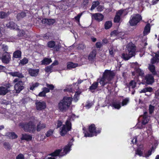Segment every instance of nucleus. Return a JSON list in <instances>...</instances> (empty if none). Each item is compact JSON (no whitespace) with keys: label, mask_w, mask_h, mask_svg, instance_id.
Listing matches in <instances>:
<instances>
[{"label":"nucleus","mask_w":159,"mask_h":159,"mask_svg":"<svg viewBox=\"0 0 159 159\" xmlns=\"http://www.w3.org/2000/svg\"><path fill=\"white\" fill-rule=\"evenodd\" d=\"M72 142H70L63 148V149H58L56 150L53 152L51 153V157H48L47 159H56L54 157L59 156L63 157L66 155L71 150L70 148L72 145Z\"/></svg>","instance_id":"1"},{"label":"nucleus","mask_w":159,"mask_h":159,"mask_svg":"<svg viewBox=\"0 0 159 159\" xmlns=\"http://www.w3.org/2000/svg\"><path fill=\"white\" fill-rule=\"evenodd\" d=\"M72 98L65 97L61 100L58 105L59 110L61 111H65L69 108L72 102Z\"/></svg>","instance_id":"2"},{"label":"nucleus","mask_w":159,"mask_h":159,"mask_svg":"<svg viewBox=\"0 0 159 159\" xmlns=\"http://www.w3.org/2000/svg\"><path fill=\"white\" fill-rule=\"evenodd\" d=\"M75 117L74 114H72L69 116V118L67 119L65 123V125H63L60 128V134L62 136L65 135L67 132L70 131L71 129V124L70 122L71 119Z\"/></svg>","instance_id":"3"},{"label":"nucleus","mask_w":159,"mask_h":159,"mask_svg":"<svg viewBox=\"0 0 159 159\" xmlns=\"http://www.w3.org/2000/svg\"><path fill=\"white\" fill-rule=\"evenodd\" d=\"M128 52L126 53L122 54V57L125 60H127L134 56L135 48V45L132 43L129 44L128 46Z\"/></svg>","instance_id":"4"},{"label":"nucleus","mask_w":159,"mask_h":159,"mask_svg":"<svg viewBox=\"0 0 159 159\" xmlns=\"http://www.w3.org/2000/svg\"><path fill=\"white\" fill-rule=\"evenodd\" d=\"M114 74L108 70H106L104 73L103 77L99 81L100 84L103 86L108 83L113 78Z\"/></svg>","instance_id":"5"},{"label":"nucleus","mask_w":159,"mask_h":159,"mask_svg":"<svg viewBox=\"0 0 159 159\" xmlns=\"http://www.w3.org/2000/svg\"><path fill=\"white\" fill-rule=\"evenodd\" d=\"M101 132L100 130H98L96 129L95 125L94 124L91 125L89 127V132H84V136L86 137H91L96 136Z\"/></svg>","instance_id":"6"},{"label":"nucleus","mask_w":159,"mask_h":159,"mask_svg":"<svg viewBox=\"0 0 159 159\" xmlns=\"http://www.w3.org/2000/svg\"><path fill=\"white\" fill-rule=\"evenodd\" d=\"M15 84L14 90L16 93H19L24 88V83L21 80L18 78L15 79L13 81Z\"/></svg>","instance_id":"7"},{"label":"nucleus","mask_w":159,"mask_h":159,"mask_svg":"<svg viewBox=\"0 0 159 159\" xmlns=\"http://www.w3.org/2000/svg\"><path fill=\"white\" fill-rule=\"evenodd\" d=\"M141 19L142 17L139 14L134 15L131 16L129 22L131 26H135L137 25Z\"/></svg>","instance_id":"8"},{"label":"nucleus","mask_w":159,"mask_h":159,"mask_svg":"<svg viewBox=\"0 0 159 159\" xmlns=\"http://www.w3.org/2000/svg\"><path fill=\"white\" fill-rule=\"evenodd\" d=\"M23 128L25 131L33 132L35 129V125L34 123L30 122L28 124H25L23 126Z\"/></svg>","instance_id":"9"},{"label":"nucleus","mask_w":159,"mask_h":159,"mask_svg":"<svg viewBox=\"0 0 159 159\" xmlns=\"http://www.w3.org/2000/svg\"><path fill=\"white\" fill-rule=\"evenodd\" d=\"M2 62L5 63H8L11 59V56L7 52H5L0 57Z\"/></svg>","instance_id":"10"},{"label":"nucleus","mask_w":159,"mask_h":159,"mask_svg":"<svg viewBox=\"0 0 159 159\" xmlns=\"http://www.w3.org/2000/svg\"><path fill=\"white\" fill-rule=\"evenodd\" d=\"M150 117L148 116V113L146 112H144L143 115L141 116L139 118V120L142 121L143 125H145L147 124L149 120Z\"/></svg>","instance_id":"11"},{"label":"nucleus","mask_w":159,"mask_h":159,"mask_svg":"<svg viewBox=\"0 0 159 159\" xmlns=\"http://www.w3.org/2000/svg\"><path fill=\"white\" fill-rule=\"evenodd\" d=\"M134 64L136 66V67L135 69V72H133L132 73L133 75H139L142 76L144 74L143 71L138 68L139 66L137 63H135Z\"/></svg>","instance_id":"12"},{"label":"nucleus","mask_w":159,"mask_h":159,"mask_svg":"<svg viewBox=\"0 0 159 159\" xmlns=\"http://www.w3.org/2000/svg\"><path fill=\"white\" fill-rule=\"evenodd\" d=\"M36 108L37 110H41L44 109L46 107V103L43 101L37 102H36Z\"/></svg>","instance_id":"13"},{"label":"nucleus","mask_w":159,"mask_h":159,"mask_svg":"<svg viewBox=\"0 0 159 159\" xmlns=\"http://www.w3.org/2000/svg\"><path fill=\"white\" fill-rule=\"evenodd\" d=\"M92 17L93 18L96 20L100 21L103 20L104 16L101 13H97L93 14Z\"/></svg>","instance_id":"14"},{"label":"nucleus","mask_w":159,"mask_h":159,"mask_svg":"<svg viewBox=\"0 0 159 159\" xmlns=\"http://www.w3.org/2000/svg\"><path fill=\"white\" fill-rule=\"evenodd\" d=\"M146 83L148 84H151L154 82V78L151 75L148 74L145 77Z\"/></svg>","instance_id":"15"},{"label":"nucleus","mask_w":159,"mask_h":159,"mask_svg":"<svg viewBox=\"0 0 159 159\" xmlns=\"http://www.w3.org/2000/svg\"><path fill=\"white\" fill-rule=\"evenodd\" d=\"M28 72L30 75L32 76H36L39 72V69H29L28 70Z\"/></svg>","instance_id":"16"},{"label":"nucleus","mask_w":159,"mask_h":159,"mask_svg":"<svg viewBox=\"0 0 159 159\" xmlns=\"http://www.w3.org/2000/svg\"><path fill=\"white\" fill-rule=\"evenodd\" d=\"M123 12V10H120L117 13L114 19V22L116 23H119L120 20V16Z\"/></svg>","instance_id":"17"},{"label":"nucleus","mask_w":159,"mask_h":159,"mask_svg":"<svg viewBox=\"0 0 159 159\" xmlns=\"http://www.w3.org/2000/svg\"><path fill=\"white\" fill-rule=\"evenodd\" d=\"M9 88V86L5 87L4 86L0 87V95H4L6 94L8 92V89Z\"/></svg>","instance_id":"18"},{"label":"nucleus","mask_w":159,"mask_h":159,"mask_svg":"<svg viewBox=\"0 0 159 159\" xmlns=\"http://www.w3.org/2000/svg\"><path fill=\"white\" fill-rule=\"evenodd\" d=\"M111 106L115 109H119L121 107L120 102L118 101L113 102Z\"/></svg>","instance_id":"19"},{"label":"nucleus","mask_w":159,"mask_h":159,"mask_svg":"<svg viewBox=\"0 0 159 159\" xmlns=\"http://www.w3.org/2000/svg\"><path fill=\"white\" fill-rule=\"evenodd\" d=\"M55 22V20L53 19H43L42 20V22L43 23H46L49 25L53 24Z\"/></svg>","instance_id":"20"},{"label":"nucleus","mask_w":159,"mask_h":159,"mask_svg":"<svg viewBox=\"0 0 159 159\" xmlns=\"http://www.w3.org/2000/svg\"><path fill=\"white\" fill-rule=\"evenodd\" d=\"M6 26L7 28L11 29H17V25L12 21H10L6 24Z\"/></svg>","instance_id":"21"},{"label":"nucleus","mask_w":159,"mask_h":159,"mask_svg":"<svg viewBox=\"0 0 159 159\" xmlns=\"http://www.w3.org/2000/svg\"><path fill=\"white\" fill-rule=\"evenodd\" d=\"M159 61V51L155 53V57L151 60V62L152 64Z\"/></svg>","instance_id":"22"},{"label":"nucleus","mask_w":159,"mask_h":159,"mask_svg":"<svg viewBox=\"0 0 159 159\" xmlns=\"http://www.w3.org/2000/svg\"><path fill=\"white\" fill-rule=\"evenodd\" d=\"M46 127V125L45 124L39 122L37 126V130L38 131H39L42 129H43Z\"/></svg>","instance_id":"23"},{"label":"nucleus","mask_w":159,"mask_h":159,"mask_svg":"<svg viewBox=\"0 0 159 159\" xmlns=\"http://www.w3.org/2000/svg\"><path fill=\"white\" fill-rule=\"evenodd\" d=\"M7 136L10 139H13L17 138V135L13 132H8L6 134Z\"/></svg>","instance_id":"24"},{"label":"nucleus","mask_w":159,"mask_h":159,"mask_svg":"<svg viewBox=\"0 0 159 159\" xmlns=\"http://www.w3.org/2000/svg\"><path fill=\"white\" fill-rule=\"evenodd\" d=\"M124 34V32H118V31L115 30L112 32L111 33V36L117 35L121 38H123V36Z\"/></svg>","instance_id":"25"},{"label":"nucleus","mask_w":159,"mask_h":159,"mask_svg":"<svg viewBox=\"0 0 159 159\" xmlns=\"http://www.w3.org/2000/svg\"><path fill=\"white\" fill-rule=\"evenodd\" d=\"M9 74L13 76L21 78H22L24 77V76L22 74L17 72H10L9 73Z\"/></svg>","instance_id":"26"},{"label":"nucleus","mask_w":159,"mask_h":159,"mask_svg":"<svg viewBox=\"0 0 159 159\" xmlns=\"http://www.w3.org/2000/svg\"><path fill=\"white\" fill-rule=\"evenodd\" d=\"M150 27L149 24H148L145 26L143 31V34L145 35L148 34L150 31Z\"/></svg>","instance_id":"27"},{"label":"nucleus","mask_w":159,"mask_h":159,"mask_svg":"<svg viewBox=\"0 0 159 159\" xmlns=\"http://www.w3.org/2000/svg\"><path fill=\"white\" fill-rule=\"evenodd\" d=\"M112 25V22L111 21H106L104 24V28L106 30H108L111 28Z\"/></svg>","instance_id":"28"},{"label":"nucleus","mask_w":159,"mask_h":159,"mask_svg":"<svg viewBox=\"0 0 159 159\" xmlns=\"http://www.w3.org/2000/svg\"><path fill=\"white\" fill-rule=\"evenodd\" d=\"M52 61L50 58H45L41 61L42 65H48Z\"/></svg>","instance_id":"29"},{"label":"nucleus","mask_w":159,"mask_h":159,"mask_svg":"<svg viewBox=\"0 0 159 159\" xmlns=\"http://www.w3.org/2000/svg\"><path fill=\"white\" fill-rule=\"evenodd\" d=\"M21 52L19 50H17L14 52L13 57L15 58H19L21 56Z\"/></svg>","instance_id":"30"},{"label":"nucleus","mask_w":159,"mask_h":159,"mask_svg":"<svg viewBox=\"0 0 159 159\" xmlns=\"http://www.w3.org/2000/svg\"><path fill=\"white\" fill-rule=\"evenodd\" d=\"M96 55V52L95 51H93L89 54L88 59L89 60H92L95 57Z\"/></svg>","instance_id":"31"},{"label":"nucleus","mask_w":159,"mask_h":159,"mask_svg":"<svg viewBox=\"0 0 159 159\" xmlns=\"http://www.w3.org/2000/svg\"><path fill=\"white\" fill-rule=\"evenodd\" d=\"M32 137L30 135L27 134H22V136L21 138V140H25L27 141H30L31 140Z\"/></svg>","instance_id":"32"},{"label":"nucleus","mask_w":159,"mask_h":159,"mask_svg":"<svg viewBox=\"0 0 159 159\" xmlns=\"http://www.w3.org/2000/svg\"><path fill=\"white\" fill-rule=\"evenodd\" d=\"M158 145V143H157V142H156V143L155 144V146H152V148L151 149V151H149L145 155V157H148L149 156H150L151 154H152V152L153 151H154V150H155V148H156V147Z\"/></svg>","instance_id":"33"},{"label":"nucleus","mask_w":159,"mask_h":159,"mask_svg":"<svg viewBox=\"0 0 159 159\" xmlns=\"http://www.w3.org/2000/svg\"><path fill=\"white\" fill-rule=\"evenodd\" d=\"M78 66V64H74L72 62H69L67 64V67L68 69H70L72 68H74Z\"/></svg>","instance_id":"34"},{"label":"nucleus","mask_w":159,"mask_h":159,"mask_svg":"<svg viewBox=\"0 0 159 159\" xmlns=\"http://www.w3.org/2000/svg\"><path fill=\"white\" fill-rule=\"evenodd\" d=\"M143 150L141 148H138L136 151V154H137L140 156H143Z\"/></svg>","instance_id":"35"},{"label":"nucleus","mask_w":159,"mask_h":159,"mask_svg":"<svg viewBox=\"0 0 159 159\" xmlns=\"http://www.w3.org/2000/svg\"><path fill=\"white\" fill-rule=\"evenodd\" d=\"M39 85V84L38 83H32L30 84V89L31 90H33L34 89L38 87Z\"/></svg>","instance_id":"36"},{"label":"nucleus","mask_w":159,"mask_h":159,"mask_svg":"<svg viewBox=\"0 0 159 159\" xmlns=\"http://www.w3.org/2000/svg\"><path fill=\"white\" fill-rule=\"evenodd\" d=\"M80 93L81 92L80 91H77L75 92L73 98V100L75 102H77L79 98V95Z\"/></svg>","instance_id":"37"},{"label":"nucleus","mask_w":159,"mask_h":159,"mask_svg":"<svg viewBox=\"0 0 159 159\" xmlns=\"http://www.w3.org/2000/svg\"><path fill=\"white\" fill-rule=\"evenodd\" d=\"M98 85V82H94L90 87V89L91 91H92L93 90L96 89L97 88Z\"/></svg>","instance_id":"38"},{"label":"nucleus","mask_w":159,"mask_h":159,"mask_svg":"<svg viewBox=\"0 0 159 159\" xmlns=\"http://www.w3.org/2000/svg\"><path fill=\"white\" fill-rule=\"evenodd\" d=\"M26 15V13L25 12H22L18 14L17 17V19L19 20L24 17Z\"/></svg>","instance_id":"39"},{"label":"nucleus","mask_w":159,"mask_h":159,"mask_svg":"<svg viewBox=\"0 0 159 159\" xmlns=\"http://www.w3.org/2000/svg\"><path fill=\"white\" fill-rule=\"evenodd\" d=\"M136 85V82L135 81L132 80L130 82L129 85V89H130L131 88L134 89Z\"/></svg>","instance_id":"40"},{"label":"nucleus","mask_w":159,"mask_h":159,"mask_svg":"<svg viewBox=\"0 0 159 159\" xmlns=\"http://www.w3.org/2000/svg\"><path fill=\"white\" fill-rule=\"evenodd\" d=\"M28 59L27 58L24 57L23 59L20 61L19 64L23 65H25L27 64L28 62Z\"/></svg>","instance_id":"41"},{"label":"nucleus","mask_w":159,"mask_h":159,"mask_svg":"<svg viewBox=\"0 0 159 159\" xmlns=\"http://www.w3.org/2000/svg\"><path fill=\"white\" fill-rule=\"evenodd\" d=\"M54 132L53 129H49L48 130L46 134V136L47 137H49L52 135Z\"/></svg>","instance_id":"42"},{"label":"nucleus","mask_w":159,"mask_h":159,"mask_svg":"<svg viewBox=\"0 0 159 159\" xmlns=\"http://www.w3.org/2000/svg\"><path fill=\"white\" fill-rule=\"evenodd\" d=\"M129 102V99L128 98H125L124 99L122 102V106H125Z\"/></svg>","instance_id":"43"},{"label":"nucleus","mask_w":159,"mask_h":159,"mask_svg":"<svg viewBox=\"0 0 159 159\" xmlns=\"http://www.w3.org/2000/svg\"><path fill=\"white\" fill-rule=\"evenodd\" d=\"M55 44V42L52 41H49L48 43V46L50 48L54 47Z\"/></svg>","instance_id":"44"},{"label":"nucleus","mask_w":159,"mask_h":159,"mask_svg":"<svg viewBox=\"0 0 159 159\" xmlns=\"http://www.w3.org/2000/svg\"><path fill=\"white\" fill-rule=\"evenodd\" d=\"M9 14L6 13L3 11H1L0 12V18L3 19L5 18Z\"/></svg>","instance_id":"45"},{"label":"nucleus","mask_w":159,"mask_h":159,"mask_svg":"<svg viewBox=\"0 0 159 159\" xmlns=\"http://www.w3.org/2000/svg\"><path fill=\"white\" fill-rule=\"evenodd\" d=\"M52 67L51 65L48 66L45 68V71L48 73H50L52 72Z\"/></svg>","instance_id":"46"},{"label":"nucleus","mask_w":159,"mask_h":159,"mask_svg":"<svg viewBox=\"0 0 159 159\" xmlns=\"http://www.w3.org/2000/svg\"><path fill=\"white\" fill-rule=\"evenodd\" d=\"M99 4V2L98 1L93 2V5L91 8V10H93L95 7Z\"/></svg>","instance_id":"47"},{"label":"nucleus","mask_w":159,"mask_h":159,"mask_svg":"<svg viewBox=\"0 0 159 159\" xmlns=\"http://www.w3.org/2000/svg\"><path fill=\"white\" fill-rule=\"evenodd\" d=\"M152 73L154 72L155 67L153 65H149L148 67Z\"/></svg>","instance_id":"48"},{"label":"nucleus","mask_w":159,"mask_h":159,"mask_svg":"<svg viewBox=\"0 0 159 159\" xmlns=\"http://www.w3.org/2000/svg\"><path fill=\"white\" fill-rule=\"evenodd\" d=\"M20 36H24L25 37H26V36H27V34H28V31H26L25 32V31L23 30H22L20 31Z\"/></svg>","instance_id":"49"},{"label":"nucleus","mask_w":159,"mask_h":159,"mask_svg":"<svg viewBox=\"0 0 159 159\" xmlns=\"http://www.w3.org/2000/svg\"><path fill=\"white\" fill-rule=\"evenodd\" d=\"M83 12L78 14L75 17V20L78 22H80V19L81 16H82Z\"/></svg>","instance_id":"50"},{"label":"nucleus","mask_w":159,"mask_h":159,"mask_svg":"<svg viewBox=\"0 0 159 159\" xmlns=\"http://www.w3.org/2000/svg\"><path fill=\"white\" fill-rule=\"evenodd\" d=\"M154 106H152L151 105H150L149 106V109L150 113V114L152 113L153 112V111L154 110Z\"/></svg>","instance_id":"51"},{"label":"nucleus","mask_w":159,"mask_h":159,"mask_svg":"<svg viewBox=\"0 0 159 159\" xmlns=\"http://www.w3.org/2000/svg\"><path fill=\"white\" fill-rule=\"evenodd\" d=\"M93 105V103H92L87 102L85 107L86 109H88L90 108Z\"/></svg>","instance_id":"52"},{"label":"nucleus","mask_w":159,"mask_h":159,"mask_svg":"<svg viewBox=\"0 0 159 159\" xmlns=\"http://www.w3.org/2000/svg\"><path fill=\"white\" fill-rule=\"evenodd\" d=\"M144 125H143L142 123L139 122L136 125L137 127L139 129H141L143 128Z\"/></svg>","instance_id":"53"},{"label":"nucleus","mask_w":159,"mask_h":159,"mask_svg":"<svg viewBox=\"0 0 159 159\" xmlns=\"http://www.w3.org/2000/svg\"><path fill=\"white\" fill-rule=\"evenodd\" d=\"M1 46L2 48L4 51H5V52L7 51L8 48L7 46L5 45H2Z\"/></svg>","instance_id":"54"},{"label":"nucleus","mask_w":159,"mask_h":159,"mask_svg":"<svg viewBox=\"0 0 159 159\" xmlns=\"http://www.w3.org/2000/svg\"><path fill=\"white\" fill-rule=\"evenodd\" d=\"M16 159H24V155L21 154H20L16 157Z\"/></svg>","instance_id":"55"},{"label":"nucleus","mask_w":159,"mask_h":159,"mask_svg":"<svg viewBox=\"0 0 159 159\" xmlns=\"http://www.w3.org/2000/svg\"><path fill=\"white\" fill-rule=\"evenodd\" d=\"M46 86L50 90H53L54 88V86L52 84H46Z\"/></svg>","instance_id":"56"},{"label":"nucleus","mask_w":159,"mask_h":159,"mask_svg":"<svg viewBox=\"0 0 159 159\" xmlns=\"http://www.w3.org/2000/svg\"><path fill=\"white\" fill-rule=\"evenodd\" d=\"M109 51L110 54L113 56L115 52V50L113 48H111L109 50Z\"/></svg>","instance_id":"57"},{"label":"nucleus","mask_w":159,"mask_h":159,"mask_svg":"<svg viewBox=\"0 0 159 159\" xmlns=\"http://www.w3.org/2000/svg\"><path fill=\"white\" fill-rule=\"evenodd\" d=\"M103 9V7L102 6H99L97 8V10L98 11H101Z\"/></svg>","instance_id":"58"},{"label":"nucleus","mask_w":159,"mask_h":159,"mask_svg":"<svg viewBox=\"0 0 159 159\" xmlns=\"http://www.w3.org/2000/svg\"><path fill=\"white\" fill-rule=\"evenodd\" d=\"M147 132L148 135H151L152 133V131L151 128H149L148 129H147Z\"/></svg>","instance_id":"59"},{"label":"nucleus","mask_w":159,"mask_h":159,"mask_svg":"<svg viewBox=\"0 0 159 159\" xmlns=\"http://www.w3.org/2000/svg\"><path fill=\"white\" fill-rule=\"evenodd\" d=\"M96 46L98 48H100L102 46V43L101 42H97L96 44Z\"/></svg>","instance_id":"60"},{"label":"nucleus","mask_w":159,"mask_h":159,"mask_svg":"<svg viewBox=\"0 0 159 159\" xmlns=\"http://www.w3.org/2000/svg\"><path fill=\"white\" fill-rule=\"evenodd\" d=\"M62 122L60 120H58L57 123V128L60 127L62 125Z\"/></svg>","instance_id":"61"},{"label":"nucleus","mask_w":159,"mask_h":159,"mask_svg":"<svg viewBox=\"0 0 159 159\" xmlns=\"http://www.w3.org/2000/svg\"><path fill=\"white\" fill-rule=\"evenodd\" d=\"M39 96L40 97H44L45 96L46 93L43 90L42 92H40L39 94Z\"/></svg>","instance_id":"62"},{"label":"nucleus","mask_w":159,"mask_h":159,"mask_svg":"<svg viewBox=\"0 0 159 159\" xmlns=\"http://www.w3.org/2000/svg\"><path fill=\"white\" fill-rule=\"evenodd\" d=\"M43 90L45 93H48L49 92V89L48 88L46 87L43 88Z\"/></svg>","instance_id":"63"},{"label":"nucleus","mask_w":159,"mask_h":159,"mask_svg":"<svg viewBox=\"0 0 159 159\" xmlns=\"http://www.w3.org/2000/svg\"><path fill=\"white\" fill-rule=\"evenodd\" d=\"M4 32L3 30V29L2 28H0V37L2 36L4 34Z\"/></svg>","instance_id":"64"}]
</instances>
